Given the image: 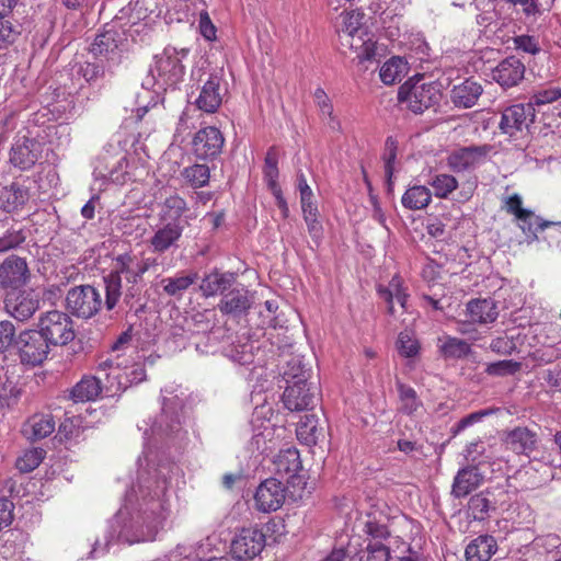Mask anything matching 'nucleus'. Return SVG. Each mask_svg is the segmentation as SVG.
Here are the masks:
<instances>
[{
  "label": "nucleus",
  "mask_w": 561,
  "mask_h": 561,
  "mask_svg": "<svg viewBox=\"0 0 561 561\" xmlns=\"http://www.w3.org/2000/svg\"><path fill=\"white\" fill-rule=\"evenodd\" d=\"M289 369L284 371L287 387L283 393V403L289 411H304L313 409L318 401L317 387L308 383V369L299 358L288 363Z\"/></svg>",
  "instance_id": "nucleus-1"
},
{
  "label": "nucleus",
  "mask_w": 561,
  "mask_h": 561,
  "mask_svg": "<svg viewBox=\"0 0 561 561\" xmlns=\"http://www.w3.org/2000/svg\"><path fill=\"white\" fill-rule=\"evenodd\" d=\"M365 14L359 10H352L343 15L341 28L342 38L356 54L359 62L375 61L378 55L377 42L364 28Z\"/></svg>",
  "instance_id": "nucleus-2"
},
{
  "label": "nucleus",
  "mask_w": 561,
  "mask_h": 561,
  "mask_svg": "<svg viewBox=\"0 0 561 561\" xmlns=\"http://www.w3.org/2000/svg\"><path fill=\"white\" fill-rule=\"evenodd\" d=\"M188 51L187 48L178 49L168 46L157 55L149 70L152 85L161 90L175 89L183 80L185 68L182 60L186 58Z\"/></svg>",
  "instance_id": "nucleus-3"
},
{
  "label": "nucleus",
  "mask_w": 561,
  "mask_h": 561,
  "mask_svg": "<svg viewBox=\"0 0 561 561\" xmlns=\"http://www.w3.org/2000/svg\"><path fill=\"white\" fill-rule=\"evenodd\" d=\"M15 347L21 364L35 367L48 357L50 345L37 330H23L15 339Z\"/></svg>",
  "instance_id": "nucleus-4"
},
{
  "label": "nucleus",
  "mask_w": 561,
  "mask_h": 561,
  "mask_svg": "<svg viewBox=\"0 0 561 561\" xmlns=\"http://www.w3.org/2000/svg\"><path fill=\"white\" fill-rule=\"evenodd\" d=\"M38 332L49 345H66L75 339L72 320L65 312L53 310L41 316Z\"/></svg>",
  "instance_id": "nucleus-5"
},
{
  "label": "nucleus",
  "mask_w": 561,
  "mask_h": 561,
  "mask_svg": "<svg viewBox=\"0 0 561 561\" xmlns=\"http://www.w3.org/2000/svg\"><path fill=\"white\" fill-rule=\"evenodd\" d=\"M127 153L116 150L112 146L104 149V152L98 158L94 174L102 179H107L116 184H125L130 180L127 171Z\"/></svg>",
  "instance_id": "nucleus-6"
},
{
  "label": "nucleus",
  "mask_w": 561,
  "mask_h": 561,
  "mask_svg": "<svg viewBox=\"0 0 561 561\" xmlns=\"http://www.w3.org/2000/svg\"><path fill=\"white\" fill-rule=\"evenodd\" d=\"M535 117L536 112L530 104H514L502 112L499 127L503 134L520 138L528 134Z\"/></svg>",
  "instance_id": "nucleus-7"
},
{
  "label": "nucleus",
  "mask_w": 561,
  "mask_h": 561,
  "mask_svg": "<svg viewBox=\"0 0 561 561\" xmlns=\"http://www.w3.org/2000/svg\"><path fill=\"white\" fill-rule=\"evenodd\" d=\"M43 144L28 135H16L13 139L9 162L20 171L31 170L41 159Z\"/></svg>",
  "instance_id": "nucleus-8"
},
{
  "label": "nucleus",
  "mask_w": 561,
  "mask_h": 561,
  "mask_svg": "<svg viewBox=\"0 0 561 561\" xmlns=\"http://www.w3.org/2000/svg\"><path fill=\"white\" fill-rule=\"evenodd\" d=\"M66 302L72 314L89 319L101 309L102 297L93 286L82 285L68 291Z\"/></svg>",
  "instance_id": "nucleus-9"
},
{
  "label": "nucleus",
  "mask_w": 561,
  "mask_h": 561,
  "mask_svg": "<svg viewBox=\"0 0 561 561\" xmlns=\"http://www.w3.org/2000/svg\"><path fill=\"white\" fill-rule=\"evenodd\" d=\"M440 92L433 83L402 85L399 90V100L407 102L408 107L414 113H422L436 105L440 100Z\"/></svg>",
  "instance_id": "nucleus-10"
},
{
  "label": "nucleus",
  "mask_w": 561,
  "mask_h": 561,
  "mask_svg": "<svg viewBox=\"0 0 561 561\" xmlns=\"http://www.w3.org/2000/svg\"><path fill=\"white\" fill-rule=\"evenodd\" d=\"M266 543L265 534L257 527L242 528L231 542V553L237 560H252Z\"/></svg>",
  "instance_id": "nucleus-11"
},
{
  "label": "nucleus",
  "mask_w": 561,
  "mask_h": 561,
  "mask_svg": "<svg viewBox=\"0 0 561 561\" xmlns=\"http://www.w3.org/2000/svg\"><path fill=\"white\" fill-rule=\"evenodd\" d=\"M199 80L203 84L193 103L199 111L214 114L219 110L225 94L221 87L222 77L219 72H211L207 75L205 80Z\"/></svg>",
  "instance_id": "nucleus-12"
},
{
  "label": "nucleus",
  "mask_w": 561,
  "mask_h": 561,
  "mask_svg": "<svg viewBox=\"0 0 561 561\" xmlns=\"http://www.w3.org/2000/svg\"><path fill=\"white\" fill-rule=\"evenodd\" d=\"M225 137L222 133L208 126L199 129L192 141L193 151L198 159L208 160L218 157L224 148Z\"/></svg>",
  "instance_id": "nucleus-13"
},
{
  "label": "nucleus",
  "mask_w": 561,
  "mask_h": 561,
  "mask_svg": "<svg viewBox=\"0 0 561 561\" xmlns=\"http://www.w3.org/2000/svg\"><path fill=\"white\" fill-rule=\"evenodd\" d=\"M39 308V299L33 290H12L4 299L5 311L18 321H26Z\"/></svg>",
  "instance_id": "nucleus-14"
},
{
  "label": "nucleus",
  "mask_w": 561,
  "mask_h": 561,
  "mask_svg": "<svg viewBox=\"0 0 561 561\" xmlns=\"http://www.w3.org/2000/svg\"><path fill=\"white\" fill-rule=\"evenodd\" d=\"M30 276L27 263L23 257L10 255L0 264V286L2 288L15 290L26 285Z\"/></svg>",
  "instance_id": "nucleus-15"
},
{
  "label": "nucleus",
  "mask_w": 561,
  "mask_h": 561,
  "mask_svg": "<svg viewBox=\"0 0 561 561\" xmlns=\"http://www.w3.org/2000/svg\"><path fill=\"white\" fill-rule=\"evenodd\" d=\"M285 501V488L277 479L263 481L254 494L255 507L264 513L277 511Z\"/></svg>",
  "instance_id": "nucleus-16"
},
{
  "label": "nucleus",
  "mask_w": 561,
  "mask_h": 561,
  "mask_svg": "<svg viewBox=\"0 0 561 561\" xmlns=\"http://www.w3.org/2000/svg\"><path fill=\"white\" fill-rule=\"evenodd\" d=\"M490 151L489 146H470L455 150L447 159L454 172H465L482 164Z\"/></svg>",
  "instance_id": "nucleus-17"
},
{
  "label": "nucleus",
  "mask_w": 561,
  "mask_h": 561,
  "mask_svg": "<svg viewBox=\"0 0 561 561\" xmlns=\"http://www.w3.org/2000/svg\"><path fill=\"white\" fill-rule=\"evenodd\" d=\"M184 231V225L178 221L161 222L149 240L153 252L164 253L172 248H178V242Z\"/></svg>",
  "instance_id": "nucleus-18"
},
{
  "label": "nucleus",
  "mask_w": 561,
  "mask_h": 561,
  "mask_svg": "<svg viewBox=\"0 0 561 561\" xmlns=\"http://www.w3.org/2000/svg\"><path fill=\"white\" fill-rule=\"evenodd\" d=\"M251 305L249 290L243 287H232L222 296L217 307L222 314L239 317L245 314Z\"/></svg>",
  "instance_id": "nucleus-19"
},
{
  "label": "nucleus",
  "mask_w": 561,
  "mask_h": 561,
  "mask_svg": "<svg viewBox=\"0 0 561 561\" xmlns=\"http://www.w3.org/2000/svg\"><path fill=\"white\" fill-rule=\"evenodd\" d=\"M506 449L517 455H529L538 444V435L528 427H515L508 431L504 437Z\"/></svg>",
  "instance_id": "nucleus-20"
},
{
  "label": "nucleus",
  "mask_w": 561,
  "mask_h": 561,
  "mask_svg": "<svg viewBox=\"0 0 561 561\" xmlns=\"http://www.w3.org/2000/svg\"><path fill=\"white\" fill-rule=\"evenodd\" d=\"M525 73L524 64L516 57L502 60L493 70L492 78L503 88L518 84Z\"/></svg>",
  "instance_id": "nucleus-21"
},
{
  "label": "nucleus",
  "mask_w": 561,
  "mask_h": 561,
  "mask_svg": "<svg viewBox=\"0 0 561 561\" xmlns=\"http://www.w3.org/2000/svg\"><path fill=\"white\" fill-rule=\"evenodd\" d=\"M111 376H113V380H115V383H111V394H116L125 391L133 385L144 381L146 379V370L140 364H135L129 367H122V364H117Z\"/></svg>",
  "instance_id": "nucleus-22"
},
{
  "label": "nucleus",
  "mask_w": 561,
  "mask_h": 561,
  "mask_svg": "<svg viewBox=\"0 0 561 561\" xmlns=\"http://www.w3.org/2000/svg\"><path fill=\"white\" fill-rule=\"evenodd\" d=\"M237 282L234 273L219 272L217 270L206 274L199 285V289L205 297L216 295H225L228 293Z\"/></svg>",
  "instance_id": "nucleus-23"
},
{
  "label": "nucleus",
  "mask_w": 561,
  "mask_h": 561,
  "mask_svg": "<svg viewBox=\"0 0 561 561\" xmlns=\"http://www.w3.org/2000/svg\"><path fill=\"white\" fill-rule=\"evenodd\" d=\"M150 263L148 260H139L131 253H123L116 256L112 273L124 274L130 283H137L148 271Z\"/></svg>",
  "instance_id": "nucleus-24"
},
{
  "label": "nucleus",
  "mask_w": 561,
  "mask_h": 561,
  "mask_svg": "<svg viewBox=\"0 0 561 561\" xmlns=\"http://www.w3.org/2000/svg\"><path fill=\"white\" fill-rule=\"evenodd\" d=\"M483 92L482 85L471 79H466L459 84L454 85L450 91L453 104L459 108H470L476 105Z\"/></svg>",
  "instance_id": "nucleus-25"
},
{
  "label": "nucleus",
  "mask_w": 561,
  "mask_h": 561,
  "mask_svg": "<svg viewBox=\"0 0 561 561\" xmlns=\"http://www.w3.org/2000/svg\"><path fill=\"white\" fill-rule=\"evenodd\" d=\"M483 481L477 466H467L460 469L453 482L451 493L455 497L460 499L467 496L477 489Z\"/></svg>",
  "instance_id": "nucleus-26"
},
{
  "label": "nucleus",
  "mask_w": 561,
  "mask_h": 561,
  "mask_svg": "<svg viewBox=\"0 0 561 561\" xmlns=\"http://www.w3.org/2000/svg\"><path fill=\"white\" fill-rule=\"evenodd\" d=\"M28 199V188L13 182L2 188L0 193V208L9 214L15 213L21 210Z\"/></svg>",
  "instance_id": "nucleus-27"
},
{
  "label": "nucleus",
  "mask_w": 561,
  "mask_h": 561,
  "mask_svg": "<svg viewBox=\"0 0 561 561\" xmlns=\"http://www.w3.org/2000/svg\"><path fill=\"white\" fill-rule=\"evenodd\" d=\"M275 472L290 480L297 477L298 472L302 469V462L298 449L289 447L280 450L274 460Z\"/></svg>",
  "instance_id": "nucleus-28"
},
{
  "label": "nucleus",
  "mask_w": 561,
  "mask_h": 561,
  "mask_svg": "<svg viewBox=\"0 0 561 561\" xmlns=\"http://www.w3.org/2000/svg\"><path fill=\"white\" fill-rule=\"evenodd\" d=\"M467 313L472 323L486 324L497 319L499 310L492 299H473L467 305Z\"/></svg>",
  "instance_id": "nucleus-29"
},
{
  "label": "nucleus",
  "mask_w": 561,
  "mask_h": 561,
  "mask_svg": "<svg viewBox=\"0 0 561 561\" xmlns=\"http://www.w3.org/2000/svg\"><path fill=\"white\" fill-rule=\"evenodd\" d=\"M379 296L388 304V312L394 314L393 300L407 310L408 293L403 286V279L399 275H394L387 287H378Z\"/></svg>",
  "instance_id": "nucleus-30"
},
{
  "label": "nucleus",
  "mask_w": 561,
  "mask_h": 561,
  "mask_svg": "<svg viewBox=\"0 0 561 561\" xmlns=\"http://www.w3.org/2000/svg\"><path fill=\"white\" fill-rule=\"evenodd\" d=\"M495 539L489 535H482L473 539L465 550L467 561H489L496 552Z\"/></svg>",
  "instance_id": "nucleus-31"
},
{
  "label": "nucleus",
  "mask_w": 561,
  "mask_h": 561,
  "mask_svg": "<svg viewBox=\"0 0 561 561\" xmlns=\"http://www.w3.org/2000/svg\"><path fill=\"white\" fill-rule=\"evenodd\" d=\"M55 431V420L50 414H35L28 419L23 432L27 438L37 440L49 436Z\"/></svg>",
  "instance_id": "nucleus-32"
},
{
  "label": "nucleus",
  "mask_w": 561,
  "mask_h": 561,
  "mask_svg": "<svg viewBox=\"0 0 561 561\" xmlns=\"http://www.w3.org/2000/svg\"><path fill=\"white\" fill-rule=\"evenodd\" d=\"M186 210V201L180 195L174 194L163 201L161 210L159 213V218L161 222L178 221L184 225L185 221L182 219V217Z\"/></svg>",
  "instance_id": "nucleus-33"
},
{
  "label": "nucleus",
  "mask_w": 561,
  "mask_h": 561,
  "mask_svg": "<svg viewBox=\"0 0 561 561\" xmlns=\"http://www.w3.org/2000/svg\"><path fill=\"white\" fill-rule=\"evenodd\" d=\"M438 350L444 358L460 359L471 353V346L465 340L445 335L438 339Z\"/></svg>",
  "instance_id": "nucleus-34"
},
{
  "label": "nucleus",
  "mask_w": 561,
  "mask_h": 561,
  "mask_svg": "<svg viewBox=\"0 0 561 561\" xmlns=\"http://www.w3.org/2000/svg\"><path fill=\"white\" fill-rule=\"evenodd\" d=\"M198 274L191 272L187 274L175 275L173 277H165L161 280L163 291L168 296L182 297V295L197 282Z\"/></svg>",
  "instance_id": "nucleus-35"
},
{
  "label": "nucleus",
  "mask_w": 561,
  "mask_h": 561,
  "mask_svg": "<svg viewBox=\"0 0 561 561\" xmlns=\"http://www.w3.org/2000/svg\"><path fill=\"white\" fill-rule=\"evenodd\" d=\"M184 184L192 188H201L209 183L210 169L204 163H194L185 167L180 172Z\"/></svg>",
  "instance_id": "nucleus-36"
},
{
  "label": "nucleus",
  "mask_w": 561,
  "mask_h": 561,
  "mask_svg": "<svg viewBox=\"0 0 561 561\" xmlns=\"http://www.w3.org/2000/svg\"><path fill=\"white\" fill-rule=\"evenodd\" d=\"M101 382V377L82 378L71 391L72 399L80 402L95 400L102 391Z\"/></svg>",
  "instance_id": "nucleus-37"
},
{
  "label": "nucleus",
  "mask_w": 561,
  "mask_h": 561,
  "mask_svg": "<svg viewBox=\"0 0 561 561\" xmlns=\"http://www.w3.org/2000/svg\"><path fill=\"white\" fill-rule=\"evenodd\" d=\"M432 201L430 188L424 185L409 187L401 198L403 207L411 210H419L427 207Z\"/></svg>",
  "instance_id": "nucleus-38"
},
{
  "label": "nucleus",
  "mask_w": 561,
  "mask_h": 561,
  "mask_svg": "<svg viewBox=\"0 0 561 561\" xmlns=\"http://www.w3.org/2000/svg\"><path fill=\"white\" fill-rule=\"evenodd\" d=\"M396 387L399 396V412L405 415L414 414L419 409L422 408V401L420 400L416 391L409 385L397 380Z\"/></svg>",
  "instance_id": "nucleus-39"
},
{
  "label": "nucleus",
  "mask_w": 561,
  "mask_h": 561,
  "mask_svg": "<svg viewBox=\"0 0 561 561\" xmlns=\"http://www.w3.org/2000/svg\"><path fill=\"white\" fill-rule=\"evenodd\" d=\"M162 413L157 421L150 427L152 435H170L180 430V417L178 412H169L165 399L162 403Z\"/></svg>",
  "instance_id": "nucleus-40"
},
{
  "label": "nucleus",
  "mask_w": 561,
  "mask_h": 561,
  "mask_svg": "<svg viewBox=\"0 0 561 561\" xmlns=\"http://www.w3.org/2000/svg\"><path fill=\"white\" fill-rule=\"evenodd\" d=\"M408 70V62L401 57H392L380 68V79L385 84H393L401 81Z\"/></svg>",
  "instance_id": "nucleus-41"
},
{
  "label": "nucleus",
  "mask_w": 561,
  "mask_h": 561,
  "mask_svg": "<svg viewBox=\"0 0 561 561\" xmlns=\"http://www.w3.org/2000/svg\"><path fill=\"white\" fill-rule=\"evenodd\" d=\"M495 508L489 495L484 492L478 493L470 497L468 503V512L476 520H484L489 517V513Z\"/></svg>",
  "instance_id": "nucleus-42"
},
{
  "label": "nucleus",
  "mask_w": 561,
  "mask_h": 561,
  "mask_svg": "<svg viewBox=\"0 0 561 561\" xmlns=\"http://www.w3.org/2000/svg\"><path fill=\"white\" fill-rule=\"evenodd\" d=\"M318 420L313 414H306L296 428L297 438L305 445L311 446L317 443Z\"/></svg>",
  "instance_id": "nucleus-43"
},
{
  "label": "nucleus",
  "mask_w": 561,
  "mask_h": 561,
  "mask_svg": "<svg viewBox=\"0 0 561 561\" xmlns=\"http://www.w3.org/2000/svg\"><path fill=\"white\" fill-rule=\"evenodd\" d=\"M105 284V307L112 310L122 296V277L118 273H110L104 277Z\"/></svg>",
  "instance_id": "nucleus-44"
},
{
  "label": "nucleus",
  "mask_w": 561,
  "mask_h": 561,
  "mask_svg": "<svg viewBox=\"0 0 561 561\" xmlns=\"http://www.w3.org/2000/svg\"><path fill=\"white\" fill-rule=\"evenodd\" d=\"M117 47L115 32L106 31L95 37L90 50L94 56H107L115 53Z\"/></svg>",
  "instance_id": "nucleus-45"
},
{
  "label": "nucleus",
  "mask_w": 561,
  "mask_h": 561,
  "mask_svg": "<svg viewBox=\"0 0 561 561\" xmlns=\"http://www.w3.org/2000/svg\"><path fill=\"white\" fill-rule=\"evenodd\" d=\"M430 185L438 198H447L457 187L458 181L450 174H437L431 181Z\"/></svg>",
  "instance_id": "nucleus-46"
},
{
  "label": "nucleus",
  "mask_w": 561,
  "mask_h": 561,
  "mask_svg": "<svg viewBox=\"0 0 561 561\" xmlns=\"http://www.w3.org/2000/svg\"><path fill=\"white\" fill-rule=\"evenodd\" d=\"M525 214H527V216H516V219L518 220L519 228L527 234L536 236L537 230H543L549 226L556 225L553 222L543 221L529 209H526Z\"/></svg>",
  "instance_id": "nucleus-47"
},
{
  "label": "nucleus",
  "mask_w": 561,
  "mask_h": 561,
  "mask_svg": "<svg viewBox=\"0 0 561 561\" xmlns=\"http://www.w3.org/2000/svg\"><path fill=\"white\" fill-rule=\"evenodd\" d=\"M45 451L42 448H32L25 450L22 456L16 459V468L21 472H31L36 469L44 459Z\"/></svg>",
  "instance_id": "nucleus-48"
},
{
  "label": "nucleus",
  "mask_w": 561,
  "mask_h": 561,
  "mask_svg": "<svg viewBox=\"0 0 561 561\" xmlns=\"http://www.w3.org/2000/svg\"><path fill=\"white\" fill-rule=\"evenodd\" d=\"M519 334L505 333L504 335L493 339L490 343L492 352L500 355H511L517 350Z\"/></svg>",
  "instance_id": "nucleus-49"
},
{
  "label": "nucleus",
  "mask_w": 561,
  "mask_h": 561,
  "mask_svg": "<svg viewBox=\"0 0 561 561\" xmlns=\"http://www.w3.org/2000/svg\"><path fill=\"white\" fill-rule=\"evenodd\" d=\"M313 98H314V102H316L322 117L329 118V122H328L329 126L332 129L340 128V123L333 116L332 103H331L329 96L327 95V93L324 92V90L321 88L316 89V91L313 93Z\"/></svg>",
  "instance_id": "nucleus-50"
},
{
  "label": "nucleus",
  "mask_w": 561,
  "mask_h": 561,
  "mask_svg": "<svg viewBox=\"0 0 561 561\" xmlns=\"http://www.w3.org/2000/svg\"><path fill=\"white\" fill-rule=\"evenodd\" d=\"M559 99H561V88L549 87L536 91L530 96L529 102L527 104H530L531 107L535 108V106L547 105L553 103Z\"/></svg>",
  "instance_id": "nucleus-51"
},
{
  "label": "nucleus",
  "mask_w": 561,
  "mask_h": 561,
  "mask_svg": "<svg viewBox=\"0 0 561 561\" xmlns=\"http://www.w3.org/2000/svg\"><path fill=\"white\" fill-rule=\"evenodd\" d=\"M522 364L512 359H503L486 366L485 373L490 376H511L519 371Z\"/></svg>",
  "instance_id": "nucleus-52"
},
{
  "label": "nucleus",
  "mask_w": 561,
  "mask_h": 561,
  "mask_svg": "<svg viewBox=\"0 0 561 561\" xmlns=\"http://www.w3.org/2000/svg\"><path fill=\"white\" fill-rule=\"evenodd\" d=\"M397 344L399 353L404 357H414L419 354L420 344L409 332H401Z\"/></svg>",
  "instance_id": "nucleus-53"
},
{
  "label": "nucleus",
  "mask_w": 561,
  "mask_h": 561,
  "mask_svg": "<svg viewBox=\"0 0 561 561\" xmlns=\"http://www.w3.org/2000/svg\"><path fill=\"white\" fill-rule=\"evenodd\" d=\"M523 472L525 474H531L533 472L538 473L539 476L534 478V480L531 481V484L539 485L548 480L549 473H550V467L545 462L537 461V460H530L528 462V465L525 466L522 471H519V473H523Z\"/></svg>",
  "instance_id": "nucleus-54"
},
{
  "label": "nucleus",
  "mask_w": 561,
  "mask_h": 561,
  "mask_svg": "<svg viewBox=\"0 0 561 561\" xmlns=\"http://www.w3.org/2000/svg\"><path fill=\"white\" fill-rule=\"evenodd\" d=\"M77 73L81 76L87 82H95L104 76V67L99 62H82L79 64Z\"/></svg>",
  "instance_id": "nucleus-55"
},
{
  "label": "nucleus",
  "mask_w": 561,
  "mask_h": 561,
  "mask_svg": "<svg viewBox=\"0 0 561 561\" xmlns=\"http://www.w3.org/2000/svg\"><path fill=\"white\" fill-rule=\"evenodd\" d=\"M25 241V236L21 229H8L0 237V253L15 249Z\"/></svg>",
  "instance_id": "nucleus-56"
},
{
  "label": "nucleus",
  "mask_w": 561,
  "mask_h": 561,
  "mask_svg": "<svg viewBox=\"0 0 561 561\" xmlns=\"http://www.w3.org/2000/svg\"><path fill=\"white\" fill-rule=\"evenodd\" d=\"M15 327L9 320L0 321V352H5L14 343L15 344Z\"/></svg>",
  "instance_id": "nucleus-57"
},
{
  "label": "nucleus",
  "mask_w": 561,
  "mask_h": 561,
  "mask_svg": "<svg viewBox=\"0 0 561 561\" xmlns=\"http://www.w3.org/2000/svg\"><path fill=\"white\" fill-rule=\"evenodd\" d=\"M397 158V142L393 138L388 137L385 144V153H383V161H385V174L388 178V180L391 179L393 174V164Z\"/></svg>",
  "instance_id": "nucleus-58"
},
{
  "label": "nucleus",
  "mask_w": 561,
  "mask_h": 561,
  "mask_svg": "<svg viewBox=\"0 0 561 561\" xmlns=\"http://www.w3.org/2000/svg\"><path fill=\"white\" fill-rule=\"evenodd\" d=\"M367 561H389L390 549L380 541L369 542L366 547Z\"/></svg>",
  "instance_id": "nucleus-59"
},
{
  "label": "nucleus",
  "mask_w": 561,
  "mask_h": 561,
  "mask_svg": "<svg viewBox=\"0 0 561 561\" xmlns=\"http://www.w3.org/2000/svg\"><path fill=\"white\" fill-rule=\"evenodd\" d=\"M20 389L13 383H4L0 389V408H10L18 402Z\"/></svg>",
  "instance_id": "nucleus-60"
},
{
  "label": "nucleus",
  "mask_w": 561,
  "mask_h": 561,
  "mask_svg": "<svg viewBox=\"0 0 561 561\" xmlns=\"http://www.w3.org/2000/svg\"><path fill=\"white\" fill-rule=\"evenodd\" d=\"M18 34L19 31L10 21L0 19V48L12 44Z\"/></svg>",
  "instance_id": "nucleus-61"
},
{
  "label": "nucleus",
  "mask_w": 561,
  "mask_h": 561,
  "mask_svg": "<svg viewBox=\"0 0 561 561\" xmlns=\"http://www.w3.org/2000/svg\"><path fill=\"white\" fill-rule=\"evenodd\" d=\"M14 504L7 497H0V530L13 522Z\"/></svg>",
  "instance_id": "nucleus-62"
},
{
  "label": "nucleus",
  "mask_w": 561,
  "mask_h": 561,
  "mask_svg": "<svg viewBox=\"0 0 561 561\" xmlns=\"http://www.w3.org/2000/svg\"><path fill=\"white\" fill-rule=\"evenodd\" d=\"M485 449L483 443L481 440H476L468 444L463 450V456L468 462L471 463H481V457L484 454Z\"/></svg>",
  "instance_id": "nucleus-63"
},
{
  "label": "nucleus",
  "mask_w": 561,
  "mask_h": 561,
  "mask_svg": "<svg viewBox=\"0 0 561 561\" xmlns=\"http://www.w3.org/2000/svg\"><path fill=\"white\" fill-rule=\"evenodd\" d=\"M535 542L547 552H552L561 547V537L556 534H548L537 537Z\"/></svg>",
  "instance_id": "nucleus-64"
}]
</instances>
